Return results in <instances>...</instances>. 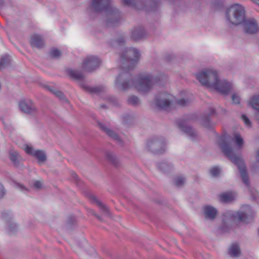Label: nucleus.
Here are the masks:
<instances>
[{
    "label": "nucleus",
    "mask_w": 259,
    "mask_h": 259,
    "mask_svg": "<svg viewBox=\"0 0 259 259\" xmlns=\"http://www.w3.org/2000/svg\"><path fill=\"white\" fill-rule=\"evenodd\" d=\"M149 4V10L156 11L161 5V0H147Z\"/></svg>",
    "instance_id": "473e14b6"
},
{
    "label": "nucleus",
    "mask_w": 259,
    "mask_h": 259,
    "mask_svg": "<svg viewBox=\"0 0 259 259\" xmlns=\"http://www.w3.org/2000/svg\"><path fill=\"white\" fill-rule=\"evenodd\" d=\"M77 227L76 218L73 215H70L67 218L65 225V228L67 230H72Z\"/></svg>",
    "instance_id": "5701e85b"
},
{
    "label": "nucleus",
    "mask_w": 259,
    "mask_h": 259,
    "mask_svg": "<svg viewBox=\"0 0 259 259\" xmlns=\"http://www.w3.org/2000/svg\"><path fill=\"white\" fill-rule=\"evenodd\" d=\"M49 55L51 58L53 59H58L61 56V52L57 48H52L50 52Z\"/></svg>",
    "instance_id": "4c0bfd02"
},
{
    "label": "nucleus",
    "mask_w": 259,
    "mask_h": 259,
    "mask_svg": "<svg viewBox=\"0 0 259 259\" xmlns=\"http://www.w3.org/2000/svg\"><path fill=\"white\" fill-rule=\"evenodd\" d=\"M178 127L189 137L194 140L196 139L197 133L196 131L185 120H180L177 123Z\"/></svg>",
    "instance_id": "f8f14e48"
},
{
    "label": "nucleus",
    "mask_w": 259,
    "mask_h": 259,
    "mask_svg": "<svg viewBox=\"0 0 259 259\" xmlns=\"http://www.w3.org/2000/svg\"><path fill=\"white\" fill-rule=\"evenodd\" d=\"M125 42V39L123 36H120L113 41V43H114L119 46H123L124 45Z\"/></svg>",
    "instance_id": "c03bdc74"
},
{
    "label": "nucleus",
    "mask_w": 259,
    "mask_h": 259,
    "mask_svg": "<svg viewBox=\"0 0 259 259\" xmlns=\"http://www.w3.org/2000/svg\"><path fill=\"white\" fill-rule=\"evenodd\" d=\"M97 125L101 130L104 131L109 137L114 140L118 144L120 145H123L122 140L115 131L107 127L101 122L98 121Z\"/></svg>",
    "instance_id": "4468645a"
},
{
    "label": "nucleus",
    "mask_w": 259,
    "mask_h": 259,
    "mask_svg": "<svg viewBox=\"0 0 259 259\" xmlns=\"http://www.w3.org/2000/svg\"><path fill=\"white\" fill-rule=\"evenodd\" d=\"M256 119L259 121V115H256Z\"/></svg>",
    "instance_id": "0e129e2a"
},
{
    "label": "nucleus",
    "mask_w": 259,
    "mask_h": 259,
    "mask_svg": "<svg viewBox=\"0 0 259 259\" xmlns=\"http://www.w3.org/2000/svg\"><path fill=\"white\" fill-rule=\"evenodd\" d=\"M2 218L6 220V223H7V221H12V219H13V215L11 212L3 211L2 212Z\"/></svg>",
    "instance_id": "37998d69"
},
{
    "label": "nucleus",
    "mask_w": 259,
    "mask_h": 259,
    "mask_svg": "<svg viewBox=\"0 0 259 259\" xmlns=\"http://www.w3.org/2000/svg\"><path fill=\"white\" fill-rule=\"evenodd\" d=\"M232 141L236 143L239 148H242L244 144V140L239 134H235L234 138L232 139Z\"/></svg>",
    "instance_id": "c9c22d12"
},
{
    "label": "nucleus",
    "mask_w": 259,
    "mask_h": 259,
    "mask_svg": "<svg viewBox=\"0 0 259 259\" xmlns=\"http://www.w3.org/2000/svg\"><path fill=\"white\" fill-rule=\"evenodd\" d=\"M35 150H34L33 148L31 146H29L27 145L25 147V152L27 154L31 155L34 156V153Z\"/></svg>",
    "instance_id": "de8ad7c7"
},
{
    "label": "nucleus",
    "mask_w": 259,
    "mask_h": 259,
    "mask_svg": "<svg viewBox=\"0 0 259 259\" xmlns=\"http://www.w3.org/2000/svg\"><path fill=\"white\" fill-rule=\"evenodd\" d=\"M178 103L182 106H185L188 105L189 101L185 99H181L177 101Z\"/></svg>",
    "instance_id": "864d4df0"
},
{
    "label": "nucleus",
    "mask_w": 259,
    "mask_h": 259,
    "mask_svg": "<svg viewBox=\"0 0 259 259\" xmlns=\"http://www.w3.org/2000/svg\"><path fill=\"white\" fill-rule=\"evenodd\" d=\"M7 231L10 235L14 234L18 230V225L13 221H7Z\"/></svg>",
    "instance_id": "7c9ffc66"
},
{
    "label": "nucleus",
    "mask_w": 259,
    "mask_h": 259,
    "mask_svg": "<svg viewBox=\"0 0 259 259\" xmlns=\"http://www.w3.org/2000/svg\"><path fill=\"white\" fill-rule=\"evenodd\" d=\"M57 97H58L61 101L64 103H68V100L66 98L64 93L60 91L57 90L55 92H54V94Z\"/></svg>",
    "instance_id": "ea45409f"
},
{
    "label": "nucleus",
    "mask_w": 259,
    "mask_h": 259,
    "mask_svg": "<svg viewBox=\"0 0 259 259\" xmlns=\"http://www.w3.org/2000/svg\"><path fill=\"white\" fill-rule=\"evenodd\" d=\"M108 100L112 103L114 105L117 106L118 105V100L116 98H115L114 96H109L107 98Z\"/></svg>",
    "instance_id": "8fccbe9b"
},
{
    "label": "nucleus",
    "mask_w": 259,
    "mask_h": 259,
    "mask_svg": "<svg viewBox=\"0 0 259 259\" xmlns=\"http://www.w3.org/2000/svg\"><path fill=\"white\" fill-rule=\"evenodd\" d=\"M30 44L32 47L41 48L44 46V40L41 36L38 34L32 36L31 38Z\"/></svg>",
    "instance_id": "b1692460"
},
{
    "label": "nucleus",
    "mask_w": 259,
    "mask_h": 259,
    "mask_svg": "<svg viewBox=\"0 0 259 259\" xmlns=\"http://www.w3.org/2000/svg\"><path fill=\"white\" fill-rule=\"evenodd\" d=\"M232 88V84L226 80H219L217 87L214 89L224 95H227L229 94Z\"/></svg>",
    "instance_id": "dca6fc26"
},
{
    "label": "nucleus",
    "mask_w": 259,
    "mask_h": 259,
    "mask_svg": "<svg viewBox=\"0 0 259 259\" xmlns=\"http://www.w3.org/2000/svg\"><path fill=\"white\" fill-rule=\"evenodd\" d=\"M19 157L20 155L17 151L12 150L9 151V159L16 167H18L20 165Z\"/></svg>",
    "instance_id": "bb28decb"
},
{
    "label": "nucleus",
    "mask_w": 259,
    "mask_h": 259,
    "mask_svg": "<svg viewBox=\"0 0 259 259\" xmlns=\"http://www.w3.org/2000/svg\"><path fill=\"white\" fill-rule=\"evenodd\" d=\"M71 176L72 178L74 179L75 182L77 183V185H79V180L78 179V177L76 173L74 172H71Z\"/></svg>",
    "instance_id": "5fc2aeb1"
},
{
    "label": "nucleus",
    "mask_w": 259,
    "mask_h": 259,
    "mask_svg": "<svg viewBox=\"0 0 259 259\" xmlns=\"http://www.w3.org/2000/svg\"><path fill=\"white\" fill-rule=\"evenodd\" d=\"M247 208L248 209H250V207L249 206H247Z\"/></svg>",
    "instance_id": "69168bd1"
},
{
    "label": "nucleus",
    "mask_w": 259,
    "mask_h": 259,
    "mask_svg": "<svg viewBox=\"0 0 259 259\" xmlns=\"http://www.w3.org/2000/svg\"><path fill=\"white\" fill-rule=\"evenodd\" d=\"M106 160L116 168L120 166L121 163L116 155L113 152L107 151L105 154Z\"/></svg>",
    "instance_id": "aec40b11"
},
{
    "label": "nucleus",
    "mask_w": 259,
    "mask_h": 259,
    "mask_svg": "<svg viewBox=\"0 0 259 259\" xmlns=\"http://www.w3.org/2000/svg\"><path fill=\"white\" fill-rule=\"evenodd\" d=\"M174 58V56L172 55H167L165 56V59L167 61H170Z\"/></svg>",
    "instance_id": "bf43d9fd"
},
{
    "label": "nucleus",
    "mask_w": 259,
    "mask_h": 259,
    "mask_svg": "<svg viewBox=\"0 0 259 259\" xmlns=\"http://www.w3.org/2000/svg\"><path fill=\"white\" fill-rule=\"evenodd\" d=\"M250 194L251 199L254 201L259 202V193L254 189H250Z\"/></svg>",
    "instance_id": "58836bf2"
},
{
    "label": "nucleus",
    "mask_w": 259,
    "mask_h": 259,
    "mask_svg": "<svg viewBox=\"0 0 259 259\" xmlns=\"http://www.w3.org/2000/svg\"><path fill=\"white\" fill-rule=\"evenodd\" d=\"M146 35L144 28L141 26L135 27L131 31V38L135 41H138L141 40Z\"/></svg>",
    "instance_id": "6ab92c4d"
},
{
    "label": "nucleus",
    "mask_w": 259,
    "mask_h": 259,
    "mask_svg": "<svg viewBox=\"0 0 259 259\" xmlns=\"http://www.w3.org/2000/svg\"><path fill=\"white\" fill-rule=\"evenodd\" d=\"M140 57V52L137 49L131 48L125 50L120 56L121 67L123 72L129 71L133 69L135 63L138 61Z\"/></svg>",
    "instance_id": "423d86ee"
},
{
    "label": "nucleus",
    "mask_w": 259,
    "mask_h": 259,
    "mask_svg": "<svg viewBox=\"0 0 259 259\" xmlns=\"http://www.w3.org/2000/svg\"><path fill=\"white\" fill-rule=\"evenodd\" d=\"M4 188L2 185L0 184V199L4 196Z\"/></svg>",
    "instance_id": "13d9d810"
},
{
    "label": "nucleus",
    "mask_w": 259,
    "mask_h": 259,
    "mask_svg": "<svg viewBox=\"0 0 259 259\" xmlns=\"http://www.w3.org/2000/svg\"><path fill=\"white\" fill-rule=\"evenodd\" d=\"M249 105L253 109L259 112V95H254L249 102Z\"/></svg>",
    "instance_id": "2f4dec72"
},
{
    "label": "nucleus",
    "mask_w": 259,
    "mask_h": 259,
    "mask_svg": "<svg viewBox=\"0 0 259 259\" xmlns=\"http://www.w3.org/2000/svg\"><path fill=\"white\" fill-rule=\"evenodd\" d=\"M229 254L232 257L238 256L241 254V250L237 243H233L229 251Z\"/></svg>",
    "instance_id": "c85d7f7f"
},
{
    "label": "nucleus",
    "mask_w": 259,
    "mask_h": 259,
    "mask_svg": "<svg viewBox=\"0 0 259 259\" xmlns=\"http://www.w3.org/2000/svg\"><path fill=\"white\" fill-rule=\"evenodd\" d=\"M14 183L15 184V186L16 188L19 189L21 191L23 192H27L28 191V189L25 187L22 184L17 183L15 181H14Z\"/></svg>",
    "instance_id": "49530a36"
},
{
    "label": "nucleus",
    "mask_w": 259,
    "mask_h": 259,
    "mask_svg": "<svg viewBox=\"0 0 259 259\" xmlns=\"http://www.w3.org/2000/svg\"><path fill=\"white\" fill-rule=\"evenodd\" d=\"M101 63V61L98 57L89 56L84 59L81 67L84 71L93 72L99 68Z\"/></svg>",
    "instance_id": "1a4fd4ad"
},
{
    "label": "nucleus",
    "mask_w": 259,
    "mask_h": 259,
    "mask_svg": "<svg viewBox=\"0 0 259 259\" xmlns=\"http://www.w3.org/2000/svg\"><path fill=\"white\" fill-rule=\"evenodd\" d=\"M122 3L124 6L133 7L138 10H142L145 7L143 0H123Z\"/></svg>",
    "instance_id": "4be33fe9"
},
{
    "label": "nucleus",
    "mask_w": 259,
    "mask_h": 259,
    "mask_svg": "<svg viewBox=\"0 0 259 259\" xmlns=\"http://www.w3.org/2000/svg\"><path fill=\"white\" fill-rule=\"evenodd\" d=\"M245 16L244 8L238 4L232 5L226 11L227 19L234 25H238L242 23L246 18Z\"/></svg>",
    "instance_id": "39448f33"
},
{
    "label": "nucleus",
    "mask_w": 259,
    "mask_h": 259,
    "mask_svg": "<svg viewBox=\"0 0 259 259\" xmlns=\"http://www.w3.org/2000/svg\"><path fill=\"white\" fill-rule=\"evenodd\" d=\"M80 86L84 90L92 94H99L105 90V87L102 85L92 87L85 84L84 82H81L80 83Z\"/></svg>",
    "instance_id": "412c9836"
},
{
    "label": "nucleus",
    "mask_w": 259,
    "mask_h": 259,
    "mask_svg": "<svg viewBox=\"0 0 259 259\" xmlns=\"http://www.w3.org/2000/svg\"><path fill=\"white\" fill-rule=\"evenodd\" d=\"M221 173V169L218 166H214L209 170V174L212 178H219Z\"/></svg>",
    "instance_id": "72a5a7b5"
},
{
    "label": "nucleus",
    "mask_w": 259,
    "mask_h": 259,
    "mask_svg": "<svg viewBox=\"0 0 259 259\" xmlns=\"http://www.w3.org/2000/svg\"><path fill=\"white\" fill-rule=\"evenodd\" d=\"M165 140L161 136H153L147 141L146 149L151 153L161 155L165 153L166 150Z\"/></svg>",
    "instance_id": "6e6552de"
},
{
    "label": "nucleus",
    "mask_w": 259,
    "mask_h": 259,
    "mask_svg": "<svg viewBox=\"0 0 259 259\" xmlns=\"http://www.w3.org/2000/svg\"><path fill=\"white\" fill-rule=\"evenodd\" d=\"M232 99L233 102L234 104H238L240 103V98L237 94H233L232 96Z\"/></svg>",
    "instance_id": "09e8293b"
},
{
    "label": "nucleus",
    "mask_w": 259,
    "mask_h": 259,
    "mask_svg": "<svg viewBox=\"0 0 259 259\" xmlns=\"http://www.w3.org/2000/svg\"><path fill=\"white\" fill-rule=\"evenodd\" d=\"M10 64V59L9 55L3 56L0 58V69Z\"/></svg>",
    "instance_id": "f704fd0d"
},
{
    "label": "nucleus",
    "mask_w": 259,
    "mask_h": 259,
    "mask_svg": "<svg viewBox=\"0 0 259 259\" xmlns=\"http://www.w3.org/2000/svg\"><path fill=\"white\" fill-rule=\"evenodd\" d=\"M148 79L150 80L151 86L153 84H159L160 82V77L158 76H153L151 74L147 75Z\"/></svg>",
    "instance_id": "79ce46f5"
},
{
    "label": "nucleus",
    "mask_w": 259,
    "mask_h": 259,
    "mask_svg": "<svg viewBox=\"0 0 259 259\" xmlns=\"http://www.w3.org/2000/svg\"><path fill=\"white\" fill-rule=\"evenodd\" d=\"M90 9L92 12L97 13L105 12L108 27H114L120 23V13L117 9L110 5V0H92Z\"/></svg>",
    "instance_id": "7ed1b4c3"
},
{
    "label": "nucleus",
    "mask_w": 259,
    "mask_h": 259,
    "mask_svg": "<svg viewBox=\"0 0 259 259\" xmlns=\"http://www.w3.org/2000/svg\"><path fill=\"white\" fill-rule=\"evenodd\" d=\"M216 112L214 108H209V112L208 113L204 114L201 118L202 125L208 129H212L213 128V124L210 120V116L215 114Z\"/></svg>",
    "instance_id": "a211bd4d"
},
{
    "label": "nucleus",
    "mask_w": 259,
    "mask_h": 259,
    "mask_svg": "<svg viewBox=\"0 0 259 259\" xmlns=\"http://www.w3.org/2000/svg\"><path fill=\"white\" fill-rule=\"evenodd\" d=\"M115 85L117 89L122 91H126L133 85H135L141 93L149 92L152 87L150 80L147 75L140 76L136 83L129 71L122 72L119 74L115 80Z\"/></svg>",
    "instance_id": "f03ea898"
},
{
    "label": "nucleus",
    "mask_w": 259,
    "mask_h": 259,
    "mask_svg": "<svg viewBox=\"0 0 259 259\" xmlns=\"http://www.w3.org/2000/svg\"><path fill=\"white\" fill-rule=\"evenodd\" d=\"M165 95V93H160L155 99V105L161 109L169 107L171 104L169 99L164 97Z\"/></svg>",
    "instance_id": "f3484780"
},
{
    "label": "nucleus",
    "mask_w": 259,
    "mask_h": 259,
    "mask_svg": "<svg viewBox=\"0 0 259 259\" xmlns=\"http://www.w3.org/2000/svg\"><path fill=\"white\" fill-rule=\"evenodd\" d=\"M234 198L233 194L230 192L223 193L219 195L220 201L224 203L231 202Z\"/></svg>",
    "instance_id": "a878e982"
},
{
    "label": "nucleus",
    "mask_w": 259,
    "mask_h": 259,
    "mask_svg": "<svg viewBox=\"0 0 259 259\" xmlns=\"http://www.w3.org/2000/svg\"><path fill=\"white\" fill-rule=\"evenodd\" d=\"M256 161L259 162V150L257 151L256 153Z\"/></svg>",
    "instance_id": "680f3d73"
},
{
    "label": "nucleus",
    "mask_w": 259,
    "mask_h": 259,
    "mask_svg": "<svg viewBox=\"0 0 259 259\" xmlns=\"http://www.w3.org/2000/svg\"><path fill=\"white\" fill-rule=\"evenodd\" d=\"M157 168L162 173L168 175L174 170V164L167 159L162 160L156 163Z\"/></svg>",
    "instance_id": "ddd939ff"
},
{
    "label": "nucleus",
    "mask_w": 259,
    "mask_h": 259,
    "mask_svg": "<svg viewBox=\"0 0 259 259\" xmlns=\"http://www.w3.org/2000/svg\"><path fill=\"white\" fill-rule=\"evenodd\" d=\"M128 103L134 106H137L140 104L139 99L135 95H132L128 97L127 100Z\"/></svg>",
    "instance_id": "e433bc0d"
},
{
    "label": "nucleus",
    "mask_w": 259,
    "mask_h": 259,
    "mask_svg": "<svg viewBox=\"0 0 259 259\" xmlns=\"http://www.w3.org/2000/svg\"><path fill=\"white\" fill-rule=\"evenodd\" d=\"M100 107L102 108H107V106L105 104H102V105H101Z\"/></svg>",
    "instance_id": "e2e57ef3"
},
{
    "label": "nucleus",
    "mask_w": 259,
    "mask_h": 259,
    "mask_svg": "<svg viewBox=\"0 0 259 259\" xmlns=\"http://www.w3.org/2000/svg\"><path fill=\"white\" fill-rule=\"evenodd\" d=\"M91 213L92 215H94L95 217H96V218L99 220L101 222H102L103 221V218H102V217L97 214L93 210H92L91 211Z\"/></svg>",
    "instance_id": "4d7b16f0"
},
{
    "label": "nucleus",
    "mask_w": 259,
    "mask_h": 259,
    "mask_svg": "<svg viewBox=\"0 0 259 259\" xmlns=\"http://www.w3.org/2000/svg\"><path fill=\"white\" fill-rule=\"evenodd\" d=\"M90 198L92 202L95 203L99 207L101 210L105 214L108 215L109 211L108 207L104 205L102 202L99 200L95 196L93 195H90Z\"/></svg>",
    "instance_id": "393cba45"
},
{
    "label": "nucleus",
    "mask_w": 259,
    "mask_h": 259,
    "mask_svg": "<svg viewBox=\"0 0 259 259\" xmlns=\"http://www.w3.org/2000/svg\"><path fill=\"white\" fill-rule=\"evenodd\" d=\"M241 118L242 120L243 121L245 124L249 127H250L251 126V122L250 121V119L248 118V117L244 114H242L241 115Z\"/></svg>",
    "instance_id": "a18cd8bd"
},
{
    "label": "nucleus",
    "mask_w": 259,
    "mask_h": 259,
    "mask_svg": "<svg viewBox=\"0 0 259 259\" xmlns=\"http://www.w3.org/2000/svg\"><path fill=\"white\" fill-rule=\"evenodd\" d=\"M123 121L125 124H128L131 120V116L129 114H125L122 117Z\"/></svg>",
    "instance_id": "603ef678"
},
{
    "label": "nucleus",
    "mask_w": 259,
    "mask_h": 259,
    "mask_svg": "<svg viewBox=\"0 0 259 259\" xmlns=\"http://www.w3.org/2000/svg\"><path fill=\"white\" fill-rule=\"evenodd\" d=\"M4 4H5L4 0H0V9H1L3 7Z\"/></svg>",
    "instance_id": "052dcab7"
},
{
    "label": "nucleus",
    "mask_w": 259,
    "mask_h": 259,
    "mask_svg": "<svg viewBox=\"0 0 259 259\" xmlns=\"http://www.w3.org/2000/svg\"><path fill=\"white\" fill-rule=\"evenodd\" d=\"M217 143L224 155L237 166L242 182L247 187L249 188L250 181L248 174L243 160L235 153L226 136H221Z\"/></svg>",
    "instance_id": "f257e3e1"
},
{
    "label": "nucleus",
    "mask_w": 259,
    "mask_h": 259,
    "mask_svg": "<svg viewBox=\"0 0 259 259\" xmlns=\"http://www.w3.org/2000/svg\"><path fill=\"white\" fill-rule=\"evenodd\" d=\"M174 182L175 185L179 187H182L184 185L185 178L183 177H177L174 178Z\"/></svg>",
    "instance_id": "a19ab883"
},
{
    "label": "nucleus",
    "mask_w": 259,
    "mask_h": 259,
    "mask_svg": "<svg viewBox=\"0 0 259 259\" xmlns=\"http://www.w3.org/2000/svg\"><path fill=\"white\" fill-rule=\"evenodd\" d=\"M252 218L251 214L246 211H238L232 212L228 211L223 214L222 224L219 227L218 231L220 234L229 233L235 222L248 223Z\"/></svg>",
    "instance_id": "20e7f679"
},
{
    "label": "nucleus",
    "mask_w": 259,
    "mask_h": 259,
    "mask_svg": "<svg viewBox=\"0 0 259 259\" xmlns=\"http://www.w3.org/2000/svg\"><path fill=\"white\" fill-rule=\"evenodd\" d=\"M34 157L37 160L38 162H44L47 160V155L46 153L43 150H37L34 151Z\"/></svg>",
    "instance_id": "c756f323"
},
{
    "label": "nucleus",
    "mask_w": 259,
    "mask_h": 259,
    "mask_svg": "<svg viewBox=\"0 0 259 259\" xmlns=\"http://www.w3.org/2000/svg\"><path fill=\"white\" fill-rule=\"evenodd\" d=\"M203 212L206 220L212 221L217 218L218 211L215 207L207 205L203 207Z\"/></svg>",
    "instance_id": "2eb2a0df"
},
{
    "label": "nucleus",
    "mask_w": 259,
    "mask_h": 259,
    "mask_svg": "<svg viewBox=\"0 0 259 259\" xmlns=\"http://www.w3.org/2000/svg\"><path fill=\"white\" fill-rule=\"evenodd\" d=\"M246 33L254 34L258 31V26L256 20L253 18L246 19L241 24Z\"/></svg>",
    "instance_id": "9b49d317"
},
{
    "label": "nucleus",
    "mask_w": 259,
    "mask_h": 259,
    "mask_svg": "<svg viewBox=\"0 0 259 259\" xmlns=\"http://www.w3.org/2000/svg\"><path fill=\"white\" fill-rule=\"evenodd\" d=\"M33 186L35 188L39 189L41 188L42 184L40 181H36L33 184Z\"/></svg>",
    "instance_id": "6e6d98bb"
},
{
    "label": "nucleus",
    "mask_w": 259,
    "mask_h": 259,
    "mask_svg": "<svg viewBox=\"0 0 259 259\" xmlns=\"http://www.w3.org/2000/svg\"><path fill=\"white\" fill-rule=\"evenodd\" d=\"M42 87L44 89L48 90L49 91L53 93V94H54V92H55L57 91V90L55 89L53 87H51L47 84H42Z\"/></svg>",
    "instance_id": "3c124183"
},
{
    "label": "nucleus",
    "mask_w": 259,
    "mask_h": 259,
    "mask_svg": "<svg viewBox=\"0 0 259 259\" xmlns=\"http://www.w3.org/2000/svg\"><path fill=\"white\" fill-rule=\"evenodd\" d=\"M195 75L197 79L203 85L213 89L217 87L220 80L217 71L211 69L203 70Z\"/></svg>",
    "instance_id": "0eeeda50"
},
{
    "label": "nucleus",
    "mask_w": 259,
    "mask_h": 259,
    "mask_svg": "<svg viewBox=\"0 0 259 259\" xmlns=\"http://www.w3.org/2000/svg\"><path fill=\"white\" fill-rule=\"evenodd\" d=\"M19 108L22 112L29 115L35 113L37 110L32 100L26 99L19 101Z\"/></svg>",
    "instance_id": "9d476101"
},
{
    "label": "nucleus",
    "mask_w": 259,
    "mask_h": 259,
    "mask_svg": "<svg viewBox=\"0 0 259 259\" xmlns=\"http://www.w3.org/2000/svg\"><path fill=\"white\" fill-rule=\"evenodd\" d=\"M67 72L71 77L75 80H81L84 78L83 74L79 71L74 70L71 69H68L67 70Z\"/></svg>",
    "instance_id": "cd10ccee"
}]
</instances>
